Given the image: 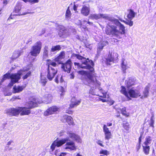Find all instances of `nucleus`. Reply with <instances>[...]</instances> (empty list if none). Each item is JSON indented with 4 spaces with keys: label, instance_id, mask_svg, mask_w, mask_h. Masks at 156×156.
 Here are the masks:
<instances>
[{
    "label": "nucleus",
    "instance_id": "b1692460",
    "mask_svg": "<svg viewBox=\"0 0 156 156\" xmlns=\"http://www.w3.org/2000/svg\"><path fill=\"white\" fill-rule=\"evenodd\" d=\"M136 13L134 11L130 9L128 10V13L127 15V17L130 20H132L134 18Z\"/></svg>",
    "mask_w": 156,
    "mask_h": 156
},
{
    "label": "nucleus",
    "instance_id": "ddd939ff",
    "mask_svg": "<svg viewBox=\"0 0 156 156\" xmlns=\"http://www.w3.org/2000/svg\"><path fill=\"white\" fill-rule=\"evenodd\" d=\"M61 120L63 122H67L70 126H73L75 124L73 119L70 116L66 115H63L62 117Z\"/></svg>",
    "mask_w": 156,
    "mask_h": 156
},
{
    "label": "nucleus",
    "instance_id": "c756f323",
    "mask_svg": "<svg viewBox=\"0 0 156 156\" xmlns=\"http://www.w3.org/2000/svg\"><path fill=\"white\" fill-rule=\"evenodd\" d=\"M47 64L48 65V68H49L50 66L51 67L55 68L57 65V64L56 62H53L50 59L47 60Z\"/></svg>",
    "mask_w": 156,
    "mask_h": 156
},
{
    "label": "nucleus",
    "instance_id": "6e6552de",
    "mask_svg": "<svg viewBox=\"0 0 156 156\" xmlns=\"http://www.w3.org/2000/svg\"><path fill=\"white\" fill-rule=\"evenodd\" d=\"M41 47V42L37 41L32 47L30 54L32 56H37L40 53Z\"/></svg>",
    "mask_w": 156,
    "mask_h": 156
},
{
    "label": "nucleus",
    "instance_id": "a18cd8bd",
    "mask_svg": "<svg viewBox=\"0 0 156 156\" xmlns=\"http://www.w3.org/2000/svg\"><path fill=\"white\" fill-rule=\"evenodd\" d=\"M39 1V0H30L29 2L32 4H34L38 3Z\"/></svg>",
    "mask_w": 156,
    "mask_h": 156
},
{
    "label": "nucleus",
    "instance_id": "dca6fc26",
    "mask_svg": "<svg viewBox=\"0 0 156 156\" xmlns=\"http://www.w3.org/2000/svg\"><path fill=\"white\" fill-rule=\"evenodd\" d=\"M21 9V6L20 4L19 3H17L14 9L13 12L11 14V15L10 16V17L11 18V19H12V15L20 16L22 15V14H21V12H20Z\"/></svg>",
    "mask_w": 156,
    "mask_h": 156
},
{
    "label": "nucleus",
    "instance_id": "37998d69",
    "mask_svg": "<svg viewBox=\"0 0 156 156\" xmlns=\"http://www.w3.org/2000/svg\"><path fill=\"white\" fill-rule=\"evenodd\" d=\"M154 120L153 119V116H152L151 119L150 123V126L154 127Z\"/></svg>",
    "mask_w": 156,
    "mask_h": 156
},
{
    "label": "nucleus",
    "instance_id": "8fccbe9b",
    "mask_svg": "<svg viewBox=\"0 0 156 156\" xmlns=\"http://www.w3.org/2000/svg\"><path fill=\"white\" fill-rule=\"evenodd\" d=\"M5 149L6 150L10 151L12 149V148L11 147H9V146H6L5 147Z\"/></svg>",
    "mask_w": 156,
    "mask_h": 156
},
{
    "label": "nucleus",
    "instance_id": "423d86ee",
    "mask_svg": "<svg viewBox=\"0 0 156 156\" xmlns=\"http://www.w3.org/2000/svg\"><path fill=\"white\" fill-rule=\"evenodd\" d=\"M36 100L34 99L33 101H29L26 104L27 107H19V114L21 115H28L30 113V111L29 109L37 106Z\"/></svg>",
    "mask_w": 156,
    "mask_h": 156
},
{
    "label": "nucleus",
    "instance_id": "3c124183",
    "mask_svg": "<svg viewBox=\"0 0 156 156\" xmlns=\"http://www.w3.org/2000/svg\"><path fill=\"white\" fill-rule=\"evenodd\" d=\"M74 76L73 73H72L71 74L69 75V78L70 79H73L74 78Z\"/></svg>",
    "mask_w": 156,
    "mask_h": 156
},
{
    "label": "nucleus",
    "instance_id": "680f3d73",
    "mask_svg": "<svg viewBox=\"0 0 156 156\" xmlns=\"http://www.w3.org/2000/svg\"><path fill=\"white\" fill-rule=\"evenodd\" d=\"M141 142V138H140V137L139 138V144H140Z\"/></svg>",
    "mask_w": 156,
    "mask_h": 156
},
{
    "label": "nucleus",
    "instance_id": "338daca9",
    "mask_svg": "<svg viewBox=\"0 0 156 156\" xmlns=\"http://www.w3.org/2000/svg\"><path fill=\"white\" fill-rule=\"evenodd\" d=\"M119 115H116V116L118 117H119Z\"/></svg>",
    "mask_w": 156,
    "mask_h": 156
},
{
    "label": "nucleus",
    "instance_id": "9b49d317",
    "mask_svg": "<svg viewBox=\"0 0 156 156\" xmlns=\"http://www.w3.org/2000/svg\"><path fill=\"white\" fill-rule=\"evenodd\" d=\"M60 108L56 106H53L48 108L44 112V115L45 116L52 114L57 112H59L60 110Z\"/></svg>",
    "mask_w": 156,
    "mask_h": 156
},
{
    "label": "nucleus",
    "instance_id": "774afa93",
    "mask_svg": "<svg viewBox=\"0 0 156 156\" xmlns=\"http://www.w3.org/2000/svg\"><path fill=\"white\" fill-rule=\"evenodd\" d=\"M94 98H95V97H94L93 98V99H94Z\"/></svg>",
    "mask_w": 156,
    "mask_h": 156
},
{
    "label": "nucleus",
    "instance_id": "5fc2aeb1",
    "mask_svg": "<svg viewBox=\"0 0 156 156\" xmlns=\"http://www.w3.org/2000/svg\"><path fill=\"white\" fill-rule=\"evenodd\" d=\"M140 144H138L136 146V149L137 151H138L140 148Z\"/></svg>",
    "mask_w": 156,
    "mask_h": 156
},
{
    "label": "nucleus",
    "instance_id": "49530a36",
    "mask_svg": "<svg viewBox=\"0 0 156 156\" xmlns=\"http://www.w3.org/2000/svg\"><path fill=\"white\" fill-rule=\"evenodd\" d=\"M95 99L97 100H99L100 101H102L103 102H106L107 101V100L106 99L100 98H98V99L95 98Z\"/></svg>",
    "mask_w": 156,
    "mask_h": 156
},
{
    "label": "nucleus",
    "instance_id": "0e129e2a",
    "mask_svg": "<svg viewBox=\"0 0 156 156\" xmlns=\"http://www.w3.org/2000/svg\"><path fill=\"white\" fill-rule=\"evenodd\" d=\"M44 155L42 154H40L39 155V156H43Z\"/></svg>",
    "mask_w": 156,
    "mask_h": 156
},
{
    "label": "nucleus",
    "instance_id": "ea45409f",
    "mask_svg": "<svg viewBox=\"0 0 156 156\" xmlns=\"http://www.w3.org/2000/svg\"><path fill=\"white\" fill-rule=\"evenodd\" d=\"M129 125L128 122H126L123 124V126L124 129L127 131L129 130Z\"/></svg>",
    "mask_w": 156,
    "mask_h": 156
},
{
    "label": "nucleus",
    "instance_id": "7c9ffc66",
    "mask_svg": "<svg viewBox=\"0 0 156 156\" xmlns=\"http://www.w3.org/2000/svg\"><path fill=\"white\" fill-rule=\"evenodd\" d=\"M47 79L44 76L41 75V76L40 83L42 85L44 86L47 82Z\"/></svg>",
    "mask_w": 156,
    "mask_h": 156
},
{
    "label": "nucleus",
    "instance_id": "79ce46f5",
    "mask_svg": "<svg viewBox=\"0 0 156 156\" xmlns=\"http://www.w3.org/2000/svg\"><path fill=\"white\" fill-rule=\"evenodd\" d=\"M59 90L60 91L59 94L61 95H63L62 93L64 92L65 91L63 87L61 86H60L59 87Z\"/></svg>",
    "mask_w": 156,
    "mask_h": 156
},
{
    "label": "nucleus",
    "instance_id": "cd10ccee",
    "mask_svg": "<svg viewBox=\"0 0 156 156\" xmlns=\"http://www.w3.org/2000/svg\"><path fill=\"white\" fill-rule=\"evenodd\" d=\"M135 83L134 79H129L128 80L126 81V84L128 88H129L134 85Z\"/></svg>",
    "mask_w": 156,
    "mask_h": 156
},
{
    "label": "nucleus",
    "instance_id": "4d7b16f0",
    "mask_svg": "<svg viewBox=\"0 0 156 156\" xmlns=\"http://www.w3.org/2000/svg\"><path fill=\"white\" fill-rule=\"evenodd\" d=\"M107 126H111L112 125V123H110V122H108V123H107Z\"/></svg>",
    "mask_w": 156,
    "mask_h": 156
},
{
    "label": "nucleus",
    "instance_id": "0eeeda50",
    "mask_svg": "<svg viewBox=\"0 0 156 156\" xmlns=\"http://www.w3.org/2000/svg\"><path fill=\"white\" fill-rule=\"evenodd\" d=\"M152 142L151 137L149 136H147L145 138V141L142 144L143 151L146 155L149 154L150 146Z\"/></svg>",
    "mask_w": 156,
    "mask_h": 156
},
{
    "label": "nucleus",
    "instance_id": "aec40b11",
    "mask_svg": "<svg viewBox=\"0 0 156 156\" xmlns=\"http://www.w3.org/2000/svg\"><path fill=\"white\" fill-rule=\"evenodd\" d=\"M90 11L89 7L86 5H83L81 10V14L86 16L89 15Z\"/></svg>",
    "mask_w": 156,
    "mask_h": 156
},
{
    "label": "nucleus",
    "instance_id": "de8ad7c7",
    "mask_svg": "<svg viewBox=\"0 0 156 156\" xmlns=\"http://www.w3.org/2000/svg\"><path fill=\"white\" fill-rule=\"evenodd\" d=\"M12 93L10 92H5L4 93V95L5 96H10L11 95Z\"/></svg>",
    "mask_w": 156,
    "mask_h": 156
},
{
    "label": "nucleus",
    "instance_id": "f8f14e48",
    "mask_svg": "<svg viewBox=\"0 0 156 156\" xmlns=\"http://www.w3.org/2000/svg\"><path fill=\"white\" fill-rule=\"evenodd\" d=\"M19 107L16 108H10L7 110L6 113L10 116H17L19 114Z\"/></svg>",
    "mask_w": 156,
    "mask_h": 156
},
{
    "label": "nucleus",
    "instance_id": "f03ea898",
    "mask_svg": "<svg viewBox=\"0 0 156 156\" xmlns=\"http://www.w3.org/2000/svg\"><path fill=\"white\" fill-rule=\"evenodd\" d=\"M89 17L92 19L98 20L103 18L105 20L110 21L113 24H108L105 30L106 34L108 35H112L119 38H120V35L125 33L124 26L122 25L118 20L106 14H94L91 15Z\"/></svg>",
    "mask_w": 156,
    "mask_h": 156
},
{
    "label": "nucleus",
    "instance_id": "20e7f679",
    "mask_svg": "<svg viewBox=\"0 0 156 156\" xmlns=\"http://www.w3.org/2000/svg\"><path fill=\"white\" fill-rule=\"evenodd\" d=\"M30 69L28 67L27 68H24L23 69H21L18 71L17 73H13L10 75L9 73H7L4 75L1 80V83H0V85H1V83H2L6 79L10 78L11 81L10 83L8 85L10 87H12L14 83H17L19 80L21 76L25 74H26L23 76V79H26L31 74V72L30 71L27 72Z\"/></svg>",
    "mask_w": 156,
    "mask_h": 156
},
{
    "label": "nucleus",
    "instance_id": "69168bd1",
    "mask_svg": "<svg viewBox=\"0 0 156 156\" xmlns=\"http://www.w3.org/2000/svg\"><path fill=\"white\" fill-rule=\"evenodd\" d=\"M154 90L155 92L156 91V87L155 88V89H154Z\"/></svg>",
    "mask_w": 156,
    "mask_h": 156
},
{
    "label": "nucleus",
    "instance_id": "9d476101",
    "mask_svg": "<svg viewBox=\"0 0 156 156\" xmlns=\"http://www.w3.org/2000/svg\"><path fill=\"white\" fill-rule=\"evenodd\" d=\"M57 72V69L49 66L47 69V77L50 80H51L55 77Z\"/></svg>",
    "mask_w": 156,
    "mask_h": 156
},
{
    "label": "nucleus",
    "instance_id": "4be33fe9",
    "mask_svg": "<svg viewBox=\"0 0 156 156\" xmlns=\"http://www.w3.org/2000/svg\"><path fill=\"white\" fill-rule=\"evenodd\" d=\"M26 86H14L13 87V92L14 93H18L21 92L25 88Z\"/></svg>",
    "mask_w": 156,
    "mask_h": 156
},
{
    "label": "nucleus",
    "instance_id": "e433bc0d",
    "mask_svg": "<svg viewBox=\"0 0 156 156\" xmlns=\"http://www.w3.org/2000/svg\"><path fill=\"white\" fill-rule=\"evenodd\" d=\"M79 22L80 23V27L81 28V29L83 28L84 29H86V27L84 25L86 24L87 21L84 20L82 22H80V21H79Z\"/></svg>",
    "mask_w": 156,
    "mask_h": 156
},
{
    "label": "nucleus",
    "instance_id": "1a4fd4ad",
    "mask_svg": "<svg viewBox=\"0 0 156 156\" xmlns=\"http://www.w3.org/2000/svg\"><path fill=\"white\" fill-rule=\"evenodd\" d=\"M56 26L57 29L60 30V32L58 34L60 37L65 38L70 34L68 32L67 30L65 29V28L63 26L56 24Z\"/></svg>",
    "mask_w": 156,
    "mask_h": 156
},
{
    "label": "nucleus",
    "instance_id": "4468645a",
    "mask_svg": "<svg viewBox=\"0 0 156 156\" xmlns=\"http://www.w3.org/2000/svg\"><path fill=\"white\" fill-rule=\"evenodd\" d=\"M103 130L105 134V140H108L112 138V135L111 131L109 130L106 125H104L103 127Z\"/></svg>",
    "mask_w": 156,
    "mask_h": 156
},
{
    "label": "nucleus",
    "instance_id": "5701e85b",
    "mask_svg": "<svg viewBox=\"0 0 156 156\" xmlns=\"http://www.w3.org/2000/svg\"><path fill=\"white\" fill-rule=\"evenodd\" d=\"M116 58H114L112 57V55L110 54H109L108 56V57L106 58V64H107L110 65V62H114L115 59H116L118 56V55L117 53L115 54Z\"/></svg>",
    "mask_w": 156,
    "mask_h": 156
},
{
    "label": "nucleus",
    "instance_id": "13d9d810",
    "mask_svg": "<svg viewBox=\"0 0 156 156\" xmlns=\"http://www.w3.org/2000/svg\"><path fill=\"white\" fill-rule=\"evenodd\" d=\"M73 9L75 11H76L77 10V6L75 5H74Z\"/></svg>",
    "mask_w": 156,
    "mask_h": 156
},
{
    "label": "nucleus",
    "instance_id": "864d4df0",
    "mask_svg": "<svg viewBox=\"0 0 156 156\" xmlns=\"http://www.w3.org/2000/svg\"><path fill=\"white\" fill-rule=\"evenodd\" d=\"M13 142V141L12 140H10V141L8 142L7 143L6 146H9V145H11L12 143Z\"/></svg>",
    "mask_w": 156,
    "mask_h": 156
},
{
    "label": "nucleus",
    "instance_id": "a878e982",
    "mask_svg": "<svg viewBox=\"0 0 156 156\" xmlns=\"http://www.w3.org/2000/svg\"><path fill=\"white\" fill-rule=\"evenodd\" d=\"M49 49L47 46H45L43 50V58L46 59L48 57Z\"/></svg>",
    "mask_w": 156,
    "mask_h": 156
},
{
    "label": "nucleus",
    "instance_id": "412c9836",
    "mask_svg": "<svg viewBox=\"0 0 156 156\" xmlns=\"http://www.w3.org/2000/svg\"><path fill=\"white\" fill-rule=\"evenodd\" d=\"M108 44V42L106 41H101L98 44L97 48L98 52L99 53L103 49V47Z\"/></svg>",
    "mask_w": 156,
    "mask_h": 156
},
{
    "label": "nucleus",
    "instance_id": "2eb2a0df",
    "mask_svg": "<svg viewBox=\"0 0 156 156\" xmlns=\"http://www.w3.org/2000/svg\"><path fill=\"white\" fill-rule=\"evenodd\" d=\"M131 65L129 63L127 60L123 58L122 60L121 67L122 70L124 73L126 72V70L130 67Z\"/></svg>",
    "mask_w": 156,
    "mask_h": 156
},
{
    "label": "nucleus",
    "instance_id": "e2e57ef3",
    "mask_svg": "<svg viewBox=\"0 0 156 156\" xmlns=\"http://www.w3.org/2000/svg\"><path fill=\"white\" fill-rule=\"evenodd\" d=\"M66 112L67 113H68V114H70V113H71V112H67V111H66Z\"/></svg>",
    "mask_w": 156,
    "mask_h": 156
},
{
    "label": "nucleus",
    "instance_id": "58836bf2",
    "mask_svg": "<svg viewBox=\"0 0 156 156\" xmlns=\"http://www.w3.org/2000/svg\"><path fill=\"white\" fill-rule=\"evenodd\" d=\"M130 20H128L126 21H125L124 20L123 21H121L124 22L126 24L129 25L130 26H132L133 25V22Z\"/></svg>",
    "mask_w": 156,
    "mask_h": 156
},
{
    "label": "nucleus",
    "instance_id": "a211bd4d",
    "mask_svg": "<svg viewBox=\"0 0 156 156\" xmlns=\"http://www.w3.org/2000/svg\"><path fill=\"white\" fill-rule=\"evenodd\" d=\"M71 62L70 60H69L64 64L62 66V68L65 72L69 73L71 68Z\"/></svg>",
    "mask_w": 156,
    "mask_h": 156
},
{
    "label": "nucleus",
    "instance_id": "2f4dec72",
    "mask_svg": "<svg viewBox=\"0 0 156 156\" xmlns=\"http://www.w3.org/2000/svg\"><path fill=\"white\" fill-rule=\"evenodd\" d=\"M69 7H68L65 16L66 19L69 20L71 17V13L69 9Z\"/></svg>",
    "mask_w": 156,
    "mask_h": 156
},
{
    "label": "nucleus",
    "instance_id": "c9c22d12",
    "mask_svg": "<svg viewBox=\"0 0 156 156\" xmlns=\"http://www.w3.org/2000/svg\"><path fill=\"white\" fill-rule=\"evenodd\" d=\"M55 154L57 156H66L67 153L65 152L60 153L58 151L56 150L55 152Z\"/></svg>",
    "mask_w": 156,
    "mask_h": 156
},
{
    "label": "nucleus",
    "instance_id": "473e14b6",
    "mask_svg": "<svg viewBox=\"0 0 156 156\" xmlns=\"http://www.w3.org/2000/svg\"><path fill=\"white\" fill-rule=\"evenodd\" d=\"M61 49V47L59 45H57L56 46H53L51 50V52H55L57 51H59Z\"/></svg>",
    "mask_w": 156,
    "mask_h": 156
},
{
    "label": "nucleus",
    "instance_id": "a19ab883",
    "mask_svg": "<svg viewBox=\"0 0 156 156\" xmlns=\"http://www.w3.org/2000/svg\"><path fill=\"white\" fill-rule=\"evenodd\" d=\"M58 133V135L59 136H62L65 135L66 132L64 130H62L60 131Z\"/></svg>",
    "mask_w": 156,
    "mask_h": 156
},
{
    "label": "nucleus",
    "instance_id": "f257e3e1",
    "mask_svg": "<svg viewBox=\"0 0 156 156\" xmlns=\"http://www.w3.org/2000/svg\"><path fill=\"white\" fill-rule=\"evenodd\" d=\"M73 57L79 60L78 62L74 63L76 67V66L78 68H81L88 69L91 73H89L83 70L77 71V73L81 75L84 78L83 80V83L85 84L88 85L91 87L89 93L92 95H95V90H94L92 88L97 87L99 90V93L98 95L104 98H108L109 95L107 94V93L105 90H102L101 88L100 87V83L98 81L96 77L93 75L94 71V69L93 67L94 63L93 61L91 60H89L88 58L86 59L85 58L78 55H73L72 58Z\"/></svg>",
    "mask_w": 156,
    "mask_h": 156
},
{
    "label": "nucleus",
    "instance_id": "603ef678",
    "mask_svg": "<svg viewBox=\"0 0 156 156\" xmlns=\"http://www.w3.org/2000/svg\"><path fill=\"white\" fill-rule=\"evenodd\" d=\"M32 41V39L30 38L29 39H28V41H27L26 42V43L27 44H30L31 43Z\"/></svg>",
    "mask_w": 156,
    "mask_h": 156
},
{
    "label": "nucleus",
    "instance_id": "bf43d9fd",
    "mask_svg": "<svg viewBox=\"0 0 156 156\" xmlns=\"http://www.w3.org/2000/svg\"><path fill=\"white\" fill-rule=\"evenodd\" d=\"M76 156H83L82 154H80L79 153H77Z\"/></svg>",
    "mask_w": 156,
    "mask_h": 156
},
{
    "label": "nucleus",
    "instance_id": "09e8293b",
    "mask_svg": "<svg viewBox=\"0 0 156 156\" xmlns=\"http://www.w3.org/2000/svg\"><path fill=\"white\" fill-rule=\"evenodd\" d=\"M20 99V98H19V96H14L12 97V99L13 100H15L16 99Z\"/></svg>",
    "mask_w": 156,
    "mask_h": 156
},
{
    "label": "nucleus",
    "instance_id": "6e6d98bb",
    "mask_svg": "<svg viewBox=\"0 0 156 156\" xmlns=\"http://www.w3.org/2000/svg\"><path fill=\"white\" fill-rule=\"evenodd\" d=\"M3 4L5 5H6L7 3V1L6 0H2Z\"/></svg>",
    "mask_w": 156,
    "mask_h": 156
},
{
    "label": "nucleus",
    "instance_id": "6ab92c4d",
    "mask_svg": "<svg viewBox=\"0 0 156 156\" xmlns=\"http://www.w3.org/2000/svg\"><path fill=\"white\" fill-rule=\"evenodd\" d=\"M80 102V100L76 99L75 97H73L71 99L70 107L72 108L76 106L79 105Z\"/></svg>",
    "mask_w": 156,
    "mask_h": 156
},
{
    "label": "nucleus",
    "instance_id": "f704fd0d",
    "mask_svg": "<svg viewBox=\"0 0 156 156\" xmlns=\"http://www.w3.org/2000/svg\"><path fill=\"white\" fill-rule=\"evenodd\" d=\"M63 81V80L62 78V76L58 75L55 79V82L58 83L59 82H62Z\"/></svg>",
    "mask_w": 156,
    "mask_h": 156
},
{
    "label": "nucleus",
    "instance_id": "c85d7f7f",
    "mask_svg": "<svg viewBox=\"0 0 156 156\" xmlns=\"http://www.w3.org/2000/svg\"><path fill=\"white\" fill-rule=\"evenodd\" d=\"M121 113L126 117H128L129 115V113L127 112L125 107H122L120 108Z\"/></svg>",
    "mask_w": 156,
    "mask_h": 156
},
{
    "label": "nucleus",
    "instance_id": "f3484780",
    "mask_svg": "<svg viewBox=\"0 0 156 156\" xmlns=\"http://www.w3.org/2000/svg\"><path fill=\"white\" fill-rule=\"evenodd\" d=\"M151 87V84H148L144 88L143 92V95L141 94L140 98L143 99L147 98L149 94V90Z\"/></svg>",
    "mask_w": 156,
    "mask_h": 156
},
{
    "label": "nucleus",
    "instance_id": "7ed1b4c3",
    "mask_svg": "<svg viewBox=\"0 0 156 156\" xmlns=\"http://www.w3.org/2000/svg\"><path fill=\"white\" fill-rule=\"evenodd\" d=\"M67 134L69 137H67L66 138H63L58 140H55L52 144L50 149V152L51 154H53V151L56 146L58 147H60L66 143V144L64 147L65 149H69L70 151L76 150V147L75 143L73 141H70L69 140V138L74 139L78 143H82V139L79 135L69 132H67Z\"/></svg>",
    "mask_w": 156,
    "mask_h": 156
},
{
    "label": "nucleus",
    "instance_id": "c03bdc74",
    "mask_svg": "<svg viewBox=\"0 0 156 156\" xmlns=\"http://www.w3.org/2000/svg\"><path fill=\"white\" fill-rule=\"evenodd\" d=\"M97 143L100 146L104 147V146L102 144V141H101L100 140H98L96 141Z\"/></svg>",
    "mask_w": 156,
    "mask_h": 156
},
{
    "label": "nucleus",
    "instance_id": "052dcab7",
    "mask_svg": "<svg viewBox=\"0 0 156 156\" xmlns=\"http://www.w3.org/2000/svg\"><path fill=\"white\" fill-rule=\"evenodd\" d=\"M87 23L89 25H92L93 24V23L92 22L89 21L87 22Z\"/></svg>",
    "mask_w": 156,
    "mask_h": 156
},
{
    "label": "nucleus",
    "instance_id": "39448f33",
    "mask_svg": "<svg viewBox=\"0 0 156 156\" xmlns=\"http://www.w3.org/2000/svg\"><path fill=\"white\" fill-rule=\"evenodd\" d=\"M140 88L136 89L132 88L126 91V88L124 86H121L120 92L121 93L125 95L126 97L130 99V98H137L141 96Z\"/></svg>",
    "mask_w": 156,
    "mask_h": 156
},
{
    "label": "nucleus",
    "instance_id": "72a5a7b5",
    "mask_svg": "<svg viewBox=\"0 0 156 156\" xmlns=\"http://www.w3.org/2000/svg\"><path fill=\"white\" fill-rule=\"evenodd\" d=\"M46 100L45 101L47 103H50L52 100V97L51 94H48L46 96Z\"/></svg>",
    "mask_w": 156,
    "mask_h": 156
},
{
    "label": "nucleus",
    "instance_id": "bb28decb",
    "mask_svg": "<svg viewBox=\"0 0 156 156\" xmlns=\"http://www.w3.org/2000/svg\"><path fill=\"white\" fill-rule=\"evenodd\" d=\"M65 53L64 51L61 52L59 56L54 59V61L56 62H58L64 58Z\"/></svg>",
    "mask_w": 156,
    "mask_h": 156
},
{
    "label": "nucleus",
    "instance_id": "4c0bfd02",
    "mask_svg": "<svg viewBox=\"0 0 156 156\" xmlns=\"http://www.w3.org/2000/svg\"><path fill=\"white\" fill-rule=\"evenodd\" d=\"M99 153L100 154H103L106 155H108L110 154L109 151L106 150H101Z\"/></svg>",
    "mask_w": 156,
    "mask_h": 156
},
{
    "label": "nucleus",
    "instance_id": "393cba45",
    "mask_svg": "<svg viewBox=\"0 0 156 156\" xmlns=\"http://www.w3.org/2000/svg\"><path fill=\"white\" fill-rule=\"evenodd\" d=\"M22 52L21 50H16L13 53L12 58L13 59H15L19 57L21 55Z\"/></svg>",
    "mask_w": 156,
    "mask_h": 156
}]
</instances>
